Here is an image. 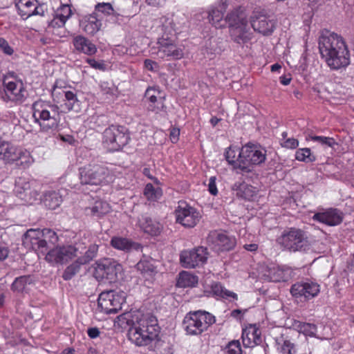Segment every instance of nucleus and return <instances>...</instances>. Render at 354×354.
I'll list each match as a JSON object with an SVG mask.
<instances>
[{
  "mask_svg": "<svg viewBox=\"0 0 354 354\" xmlns=\"http://www.w3.org/2000/svg\"><path fill=\"white\" fill-rule=\"evenodd\" d=\"M276 349L278 354H297V353L295 344L283 335L276 339Z\"/></svg>",
  "mask_w": 354,
  "mask_h": 354,
  "instance_id": "35",
  "label": "nucleus"
},
{
  "mask_svg": "<svg viewBox=\"0 0 354 354\" xmlns=\"http://www.w3.org/2000/svg\"><path fill=\"white\" fill-rule=\"evenodd\" d=\"M208 190L209 193L216 196L218 193L217 187L215 182V177H211L209 180Z\"/></svg>",
  "mask_w": 354,
  "mask_h": 354,
  "instance_id": "62",
  "label": "nucleus"
},
{
  "mask_svg": "<svg viewBox=\"0 0 354 354\" xmlns=\"http://www.w3.org/2000/svg\"><path fill=\"white\" fill-rule=\"evenodd\" d=\"M68 90L66 89H52L51 95L53 98V100L59 102V100L62 96L65 97V92H67Z\"/></svg>",
  "mask_w": 354,
  "mask_h": 354,
  "instance_id": "59",
  "label": "nucleus"
},
{
  "mask_svg": "<svg viewBox=\"0 0 354 354\" xmlns=\"http://www.w3.org/2000/svg\"><path fill=\"white\" fill-rule=\"evenodd\" d=\"M0 50L6 55H12L14 49L10 46L8 42L3 37H0Z\"/></svg>",
  "mask_w": 354,
  "mask_h": 354,
  "instance_id": "55",
  "label": "nucleus"
},
{
  "mask_svg": "<svg viewBox=\"0 0 354 354\" xmlns=\"http://www.w3.org/2000/svg\"><path fill=\"white\" fill-rule=\"evenodd\" d=\"M160 23L162 32L157 41L158 57L167 60H178L183 58L184 47L178 44L177 35L181 32L185 26V19L178 16H163L160 18Z\"/></svg>",
  "mask_w": 354,
  "mask_h": 354,
  "instance_id": "1",
  "label": "nucleus"
},
{
  "mask_svg": "<svg viewBox=\"0 0 354 354\" xmlns=\"http://www.w3.org/2000/svg\"><path fill=\"white\" fill-rule=\"evenodd\" d=\"M272 270V265L268 266L265 263H253L248 269L249 279L260 280L261 281H270L269 277Z\"/></svg>",
  "mask_w": 354,
  "mask_h": 354,
  "instance_id": "26",
  "label": "nucleus"
},
{
  "mask_svg": "<svg viewBox=\"0 0 354 354\" xmlns=\"http://www.w3.org/2000/svg\"><path fill=\"white\" fill-rule=\"evenodd\" d=\"M313 219L329 226H335L342 223L343 214L337 209L329 208L323 212L315 213L313 216Z\"/></svg>",
  "mask_w": 354,
  "mask_h": 354,
  "instance_id": "23",
  "label": "nucleus"
},
{
  "mask_svg": "<svg viewBox=\"0 0 354 354\" xmlns=\"http://www.w3.org/2000/svg\"><path fill=\"white\" fill-rule=\"evenodd\" d=\"M216 322V317L207 311L198 310L187 313L183 320V328L187 335L199 336Z\"/></svg>",
  "mask_w": 354,
  "mask_h": 354,
  "instance_id": "5",
  "label": "nucleus"
},
{
  "mask_svg": "<svg viewBox=\"0 0 354 354\" xmlns=\"http://www.w3.org/2000/svg\"><path fill=\"white\" fill-rule=\"evenodd\" d=\"M225 354H242L241 344L239 340H232L225 348Z\"/></svg>",
  "mask_w": 354,
  "mask_h": 354,
  "instance_id": "53",
  "label": "nucleus"
},
{
  "mask_svg": "<svg viewBox=\"0 0 354 354\" xmlns=\"http://www.w3.org/2000/svg\"><path fill=\"white\" fill-rule=\"evenodd\" d=\"M35 184L34 181H27L25 179L19 178L16 183L15 189L17 197L26 203H34L39 195L33 186Z\"/></svg>",
  "mask_w": 354,
  "mask_h": 354,
  "instance_id": "20",
  "label": "nucleus"
},
{
  "mask_svg": "<svg viewBox=\"0 0 354 354\" xmlns=\"http://www.w3.org/2000/svg\"><path fill=\"white\" fill-rule=\"evenodd\" d=\"M256 193V189L252 186L245 187V199L252 200Z\"/></svg>",
  "mask_w": 354,
  "mask_h": 354,
  "instance_id": "61",
  "label": "nucleus"
},
{
  "mask_svg": "<svg viewBox=\"0 0 354 354\" xmlns=\"http://www.w3.org/2000/svg\"><path fill=\"white\" fill-rule=\"evenodd\" d=\"M45 241L40 236L39 229H30L26 231L24 236L23 244L28 248L44 254V245Z\"/></svg>",
  "mask_w": 354,
  "mask_h": 354,
  "instance_id": "25",
  "label": "nucleus"
},
{
  "mask_svg": "<svg viewBox=\"0 0 354 354\" xmlns=\"http://www.w3.org/2000/svg\"><path fill=\"white\" fill-rule=\"evenodd\" d=\"M144 195L149 201H156L161 198L162 190L160 187L155 188L152 184L148 183L145 186Z\"/></svg>",
  "mask_w": 354,
  "mask_h": 354,
  "instance_id": "45",
  "label": "nucleus"
},
{
  "mask_svg": "<svg viewBox=\"0 0 354 354\" xmlns=\"http://www.w3.org/2000/svg\"><path fill=\"white\" fill-rule=\"evenodd\" d=\"M292 295L297 298L304 297L310 300L320 292V285L316 281L306 279L294 283L290 288Z\"/></svg>",
  "mask_w": 354,
  "mask_h": 354,
  "instance_id": "16",
  "label": "nucleus"
},
{
  "mask_svg": "<svg viewBox=\"0 0 354 354\" xmlns=\"http://www.w3.org/2000/svg\"><path fill=\"white\" fill-rule=\"evenodd\" d=\"M233 194L238 198L242 199L243 198V187L242 182H236L232 186Z\"/></svg>",
  "mask_w": 354,
  "mask_h": 354,
  "instance_id": "58",
  "label": "nucleus"
},
{
  "mask_svg": "<svg viewBox=\"0 0 354 354\" xmlns=\"http://www.w3.org/2000/svg\"><path fill=\"white\" fill-rule=\"evenodd\" d=\"M100 330L97 328L93 327V328H89L87 330V334L88 337L91 339H95L97 337L100 335Z\"/></svg>",
  "mask_w": 354,
  "mask_h": 354,
  "instance_id": "64",
  "label": "nucleus"
},
{
  "mask_svg": "<svg viewBox=\"0 0 354 354\" xmlns=\"http://www.w3.org/2000/svg\"><path fill=\"white\" fill-rule=\"evenodd\" d=\"M32 278L29 275H24L17 277L11 286V289L14 292H22L26 290L27 285L31 284Z\"/></svg>",
  "mask_w": 354,
  "mask_h": 354,
  "instance_id": "43",
  "label": "nucleus"
},
{
  "mask_svg": "<svg viewBox=\"0 0 354 354\" xmlns=\"http://www.w3.org/2000/svg\"><path fill=\"white\" fill-rule=\"evenodd\" d=\"M95 10L108 16H120V13L113 9L110 3H98L95 6Z\"/></svg>",
  "mask_w": 354,
  "mask_h": 354,
  "instance_id": "48",
  "label": "nucleus"
},
{
  "mask_svg": "<svg viewBox=\"0 0 354 354\" xmlns=\"http://www.w3.org/2000/svg\"><path fill=\"white\" fill-rule=\"evenodd\" d=\"M62 202V196L59 192L48 191L44 195L43 203L48 209H55Z\"/></svg>",
  "mask_w": 354,
  "mask_h": 354,
  "instance_id": "40",
  "label": "nucleus"
},
{
  "mask_svg": "<svg viewBox=\"0 0 354 354\" xmlns=\"http://www.w3.org/2000/svg\"><path fill=\"white\" fill-rule=\"evenodd\" d=\"M81 26L88 35H93L100 30L102 22L97 19V14L93 12L84 18L81 21Z\"/></svg>",
  "mask_w": 354,
  "mask_h": 354,
  "instance_id": "32",
  "label": "nucleus"
},
{
  "mask_svg": "<svg viewBox=\"0 0 354 354\" xmlns=\"http://www.w3.org/2000/svg\"><path fill=\"white\" fill-rule=\"evenodd\" d=\"M207 241L212 249L217 252L230 250L236 244L234 237L216 230L209 232Z\"/></svg>",
  "mask_w": 354,
  "mask_h": 354,
  "instance_id": "19",
  "label": "nucleus"
},
{
  "mask_svg": "<svg viewBox=\"0 0 354 354\" xmlns=\"http://www.w3.org/2000/svg\"><path fill=\"white\" fill-rule=\"evenodd\" d=\"M250 24L254 31L264 35L272 34L276 28L275 20L263 10H254L250 17Z\"/></svg>",
  "mask_w": 354,
  "mask_h": 354,
  "instance_id": "13",
  "label": "nucleus"
},
{
  "mask_svg": "<svg viewBox=\"0 0 354 354\" xmlns=\"http://www.w3.org/2000/svg\"><path fill=\"white\" fill-rule=\"evenodd\" d=\"M292 277V271L288 268L280 267L272 265L269 280L272 282L287 281Z\"/></svg>",
  "mask_w": 354,
  "mask_h": 354,
  "instance_id": "37",
  "label": "nucleus"
},
{
  "mask_svg": "<svg viewBox=\"0 0 354 354\" xmlns=\"http://www.w3.org/2000/svg\"><path fill=\"white\" fill-rule=\"evenodd\" d=\"M295 159L300 162L306 163L313 162L316 160V158L312 154L309 148H301L295 152Z\"/></svg>",
  "mask_w": 354,
  "mask_h": 354,
  "instance_id": "46",
  "label": "nucleus"
},
{
  "mask_svg": "<svg viewBox=\"0 0 354 354\" xmlns=\"http://www.w3.org/2000/svg\"><path fill=\"white\" fill-rule=\"evenodd\" d=\"M327 66L334 71L346 68L351 63V55L348 47L337 51L321 55Z\"/></svg>",
  "mask_w": 354,
  "mask_h": 354,
  "instance_id": "18",
  "label": "nucleus"
},
{
  "mask_svg": "<svg viewBox=\"0 0 354 354\" xmlns=\"http://www.w3.org/2000/svg\"><path fill=\"white\" fill-rule=\"evenodd\" d=\"M144 66L146 69L150 71H156L159 68L157 62L149 59H146L145 60Z\"/></svg>",
  "mask_w": 354,
  "mask_h": 354,
  "instance_id": "60",
  "label": "nucleus"
},
{
  "mask_svg": "<svg viewBox=\"0 0 354 354\" xmlns=\"http://www.w3.org/2000/svg\"><path fill=\"white\" fill-rule=\"evenodd\" d=\"M111 207L109 203L97 201L90 207L86 208L87 214L97 218H101L110 212Z\"/></svg>",
  "mask_w": 354,
  "mask_h": 354,
  "instance_id": "39",
  "label": "nucleus"
},
{
  "mask_svg": "<svg viewBox=\"0 0 354 354\" xmlns=\"http://www.w3.org/2000/svg\"><path fill=\"white\" fill-rule=\"evenodd\" d=\"M82 265H84L79 258L73 263L66 267L62 274V278L66 280L71 279L80 270Z\"/></svg>",
  "mask_w": 354,
  "mask_h": 354,
  "instance_id": "44",
  "label": "nucleus"
},
{
  "mask_svg": "<svg viewBox=\"0 0 354 354\" xmlns=\"http://www.w3.org/2000/svg\"><path fill=\"white\" fill-rule=\"evenodd\" d=\"M130 140L128 129L124 126L111 125L103 133V144L110 151H118Z\"/></svg>",
  "mask_w": 354,
  "mask_h": 354,
  "instance_id": "7",
  "label": "nucleus"
},
{
  "mask_svg": "<svg viewBox=\"0 0 354 354\" xmlns=\"http://www.w3.org/2000/svg\"><path fill=\"white\" fill-rule=\"evenodd\" d=\"M4 95L2 98L4 101H12L15 102H23L26 98V90L21 80H3Z\"/></svg>",
  "mask_w": 354,
  "mask_h": 354,
  "instance_id": "17",
  "label": "nucleus"
},
{
  "mask_svg": "<svg viewBox=\"0 0 354 354\" xmlns=\"http://www.w3.org/2000/svg\"><path fill=\"white\" fill-rule=\"evenodd\" d=\"M145 98L149 104L147 109L155 113L165 112V106L163 102V97L160 96V91L155 87L148 88L145 93Z\"/></svg>",
  "mask_w": 354,
  "mask_h": 354,
  "instance_id": "22",
  "label": "nucleus"
},
{
  "mask_svg": "<svg viewBox=\"0 0 354 354\" xmlns=\"http://www.w3.org/2000/svg\"><path fill=\"white\" fill-rule=\"evenodd\" d=\"M66 22L63 21L62 19L55 15L53 19L49 22L48 27L55 29L63 28Z\"/></svg>",
  "mask_w": 354,
  "mask_h": 354,
  "instance_id": "57",
  "label": "nucleus"
},
{
  "mask_svg": "<svg viewBox=\"0 0 354 354\" xmlns=\"http://www.w3.org/2000/svg\"><path fill=\"white\" fill-rule=\"evenodd\" d=\"M207 258V249L201 246L182 251L180 254V262L185 268H194L205 264Z\"/></svg>",
  "mask_w": 354,
  "mask_h": 354,
  "instance_id": "12",
  "label": "nucleus"
},
{
  "mask_svg": "<svg viewBox=\"0 0 354 354\" xmlns=\"http://www.w3.org/2000/svg\"><path fill=\"white\" fill-rule=\"evenodd\" d=\"M64 97V106L68 111H77L80 109V102L75 92L68 90L65 92Z\"/></svg>",
  "mask_w": 354,
  "mask_h": 354,
  "instance_id": "42",
  "label": "nucleus"
},
{
  "mask_svg": "<svg viewBox=\"0 0 354 354\" xmlns=\"http://www.w3.org/2000/svg\"><path fill=\"white\" fill-rule=\"evenodd\" d=\"M295 326L300 333L306 336L314 337L317 332V326L313 324L297 322Z\"/></svg>",
  "mask_w": 354,
  "mask_h": 354,
  "instance_id": "47",
  "label": "nucleus"
},
{
  "mask_svg": "<svg viewBox=\"0 0 354 354\" xmlns=\"http://www.w3.org/2000/svg\"><path fill=\"white\" fill-rule=\"evenodd\" d=\"M310 140L317 142L324 147H333L337 143L334 138L330 137L313 136H310Z\"/></svg>",
  "mask_w": 354,
  "mask_h": 354,
  "instance_id": "52",
  "label": "nucleus"
},
{
  "mask_svg": "<svg viewBox=\"0 0 354 354\" xmlns=\"http://www.w3.org/2000/svg\"><path fill=\"white\" fill-rule=\"evenodd\" d=\"M228 24L230 33L232 39L238 43L243 42V8L238 6L231 10L225 17Z\"/></svg>",
  "mask_w": 354,
  "mask_h": 354,
  "instance_id": "11",
  "label": "nucleus"
},
{
  "mask_svg": "<svg viewBox=\"0 0 354 354\" xmlns=\"http://www.w3.org/2000/svg\"><path fill=\"white\" fill-rule=\"evenodd\" d=\"M344 38L335 32L325 30L319 38V49L320 54H326L347 48Z\"/></svg>",
  "mask_w": 354,
  "mask_h": 354,
  "instance_id": "9",
  "label": "nucleus"
},
{
  "mask_svg": "<svg viewBox=\"0 0 354 354\" xmlns=\"http://www.w3.org/2000/svg\"><path fill=\"white\" fill-rule=\"evenodd\" d=\"M20 151L9 142L1 140L0 146V160L11 162L19 158Z\"/></svg>",
  "mask_w": 354,
  "mask_h": 354,
  "instance_id": "30",
  "label": "nucleus"
},
{
  "mask_svg": "<svg viewBox=\"0 0 354 354\" xmlns=\"http://www.w3.org/2000/svg\"><path fill=\"white\" fill-rule=\"evenodd\" d=\"M245 164L259 165L266 159V150L260 145L248 143L245 145Z\"/></svg>",
  "mask_w": 354,
  "mask_h": 354,
  "instance_id": "21",
  "label": "nucleus"
},
{
  "mask_svg": "<svg viewBox=\"0 0 354 354\" xmlns=\"http://www.w3.org/2000/svg\"><path fill=\"white\" fill-rule=\"evenodd\" d=\"M175 215L176 222L187 228L196 226L201 218L199 212L186 203H179Z\"/></svg>",
  "mask_w": 354,
  "mask_h": 354,
  "instance_id": "14",
  "label": "nucleus"
},
{
  "mask_svg": "<svg viewBox=\"0 0 354 354\" xmlns=\"http://www.w3.org/2000/svg\"><path fill=\"white\" fill-rule=\"evenodd\" d=\"M85 62L90 65L91 67L95 69L104 71L106 69V65L104 61H97L95 59L86 58Z\"/></svg>",
  "mask_w": 354,
  "mask_h": 354,
  "instance_id": "54",
  "label": "nucleus"
},
{
  "mask_svg": "<svg viewBox=\"0 0 354 354\" xmlns=\"http://www.w3.org/2000/svg\"><path fill=\"white\" fill-rule=\"evenodd\" d=\"M198 283V276L187 272L182 271L178 274L177 286L180 288L195 287Z\"/></svg>",
  "mask_w": 354,
  "mask_h": 354,
  "instance_id": "38",
  "label": "nucleus"
},
{
  "mask_svg": "<svg viewBox=\"0 0 354 354\" xmlns=\"http://www.w3.org/2000/svg\"><path fill=\"white\" fill-rule=\"evenodd\" d=\"M180 130L177 128H173L170 131L169 138L173 143H176L179 140Z\"/></svg>",
  "mask_w": 354,
  "mask_h": 354,
  "instance_id": "63",
  "label": "nucleus"
},
{
  "mask_svg": "<svg viewBox=\"0 0 354 354\" xmlns=\"http://www.w3.org/2000/svg\"><path fill=\"white\" fill-rule=\"evenodd\" d=\"M77 252V248L71 245L57 246L46 254L45 259L51 265L63 264L76 257Z\"/></svg>",
  "mask_w": 354,
  "mask_h": 354,
  "instance_id": "15",
  "label": "nucleus"
},
{
  "mask_svg": "<svg viewBox=\"0 0 354 354\" xmlns=\"http://www.w3.org/2000/svg\"><path fill=\"white\" fill-rule=\"evenodd\" d=\"M137 269L143 274L151 276L156 272V268L149 261L141 260L136 265Z\"/></svg>",
  "mask_w": 354,
  "mask_h": 354,
  "instance_id": "51",
  "label": "nucleus"
},
{
  "mask_svg": "<svg viewBox=\"0 0 354 354\" xmlns=\"http://www.w3.org/2000/svg\"><path fill=\"white\" fill-rule=\"evenodd\" d=\"M125 299L126 293L123 291L103 292L98 298V307L106 314H115L122 308Z\"/></svg>",
  "mask_w": 354,
  "mask_h": 354,
  "instance_id": "8",
  "label": "nucleus"
},
{
  "mask_svg": "<svg viewBox=\"0 0 354 354\" xmlns=\"http://www.w3.org/2000/svg\"><path fill=\"white\" fill-rule=\"evenodd\" d=\"M242 154V149L232 147H229L225 152L226 160L237 174H242L243 171V158Z\"/></svg>",
  "mask_w": 354,
  "mask_h": 354,
  "instance_id": "27",
  "label": "nucleus"
},
{
  "mask_svg": "<svg viewBox=\"0 0 354 354\" xmlns=\"http://www.w3.org/2000/svg\"><path fill=\"white\" fill-rule=\"evenodd\" d=\"M122 266L112 259H104L95 263L93 275L95 278L102 281L104 279L109 282L116 281L118 273L120 271Z\"/></svg>",
  "mask_w": 354,
  "mask_h": 354,
  "instance_id": "10",
  "label": "nucleus"
},
{
  "mask_svg": "<svg viewBox=\"0 0 354 354\" xmlns=\"http://www.w3.org/2000/svg\"><path fill=\"white\" fill-rule=\"evenodd\" d=\"M111 245L118 250L129 252L132 250H139L141 249V245L131 241L130 239L122 236H113L110 241Z\"/></svg>",
  "mask_w": 354,
  "mask_h": 354,
  "instance_id": "29",
  "label": "nucleus"
},
{
  "mask_svg": "<svg viewBox=\"0 0 354 354\" xmlns=\"http://www.w3.org/2000/svg\"><path fill=\"white\" fill-rule=\"evenodd\" d=\"M32 117L44 132L53 133L59 129V106L56 104L41 100L35 102Z\"/></svg>",
  "mask_w": 354,
  "mask_h": 354,
  "instance_id": "4",
  "label": "nucleus"
},
{
  "mask_svg": "<svg viewBox=\"0 0 354 354\" xmlns=\"http://www.w3.org/2000/svg\"><path fill=\"white\" fill-rule=\"evenodd\" d=\"M55 15L62 19L65 22L72 16L73 12L71 5L68 3H62L55 11Z\"/></svg>",
  "mask_w": 354,
  "mask_h": 354,
  "instance_id": "49",
  "label": "nucleus"
},
{
  "mask_svg": "<svg viewBox=\"0 0 354 354\" xmlns=\"http://www.w3.org/2000/svg\"><path fill=\"white\" fill-rule=\"evenodd\" d=\"M245 347L252 348L261 342V331L256 324L245 327Z\"/></svg>",
  "mask_w": 354,
  "mask_h": 354,
  "instance_id": "34",
  "label": "nucleus"
},
{
  "mask_svg": "<svg viewBox=\"0 0 354 354\" xmlns=\"http://www.w3.org/2000/svg\"><path fill=\"white\" fill-rule=\"evenodd\" d=\"M204 292L206 296L214 297L217 299H221L232 301L238 299L236 293L227 290L220 282H212L205 288Z\"/></svg>",
  "mask_w": 354,
  "mask_h": 354,
  "instance_id": "24",
  "label": "nucleus"
},
{
  "mask_svg": "<svg viewBox=\"0 0 354 354\" xmlns=\"http://www.w3.org/2000/svg\"><path fill=\"white\" fill-rule=\"evenodd\" d=\"M227 5L225 2L219 3L218 7H212L208 11V19L209 22L216 28H221V22L223 21L224 12L226 11Z\"/></svg>",
  "mask_w": 354,
  "mask_h": 354,
  "instance_id": "33",
  "label": "nucleus"
},
{
  "mask_svg": "<svg viewBox=\"0 0 354 354\" xmlns=\"http://www.w3.org/2000/svg\"><path fill=\"white\" fill-rule=\"evenodd\" d=\"M82 185H106L113 182L116 176L114 165L92 162L79 169Z\"/></svg>",
  "mask_w": 354,
  "mask_h": 354,
  "instance_id": "3",
  "label": "nucleus"
},
{
  "mask_svg": "<svg viewBox=\"0 0 354 354\" xmlns=\"http://www.w3.org/2000/svg\"><path fill=\"white\" fill-rule=\"evenodd\" d=\"M138 222L140 228L151 236L159 235L162 230V225L159 222L153 221L147 216H142Z\"/></svg>",
  "mask_w": 354,
  "mask_h": 354,
  "instance_id": "31",
  "label": "nucleus"
},
{
  "mask_svg": "<svg viewBox=\"0 0 354 354\" xmlns=\"http://www.w3.org/2000/svg\"><path fill=\"white\" fill-rule=\"evenodd\" d=\"M40 236L42 240L45 241L44 245V253L49 248V245H55L58 242L59 238L56 232L51 229L44 228L39 229Z\"/></svg>",
  "mask_w": 354,
  "mask_h": 354,
  "instance_id": "41",
  "label": "nucleus"
},
{
  "mask_svg": "<svg viewBox=\"0 0 354 354\" xmlns=\"http://www.w3.org/2000/svg\"><path fill=\"white\" fill-rule=\"evenodd\" d=\"M128 330L129 339L137 346H147L159 340L160 327L158 319L150 314H135L132 316ZM129 324V320H127Z\"/></svg>",
  "mask_w": 354,
  "mask_h": 354,
  "instance_id": "2",
  "label": "nucleus"
},
{
  "mask_svg": "<svg viewBox=\"0 0 354 354\" xmlns=\"http://www.w3.org/2000/svg\"><path fill=\"white\" fill-rule=\"evenodd\" d=\"M73 44L75 49L80 53L92 56L97 53L96 46L88 39L82 36L77 35L73 39Z\"/></svg>",
  "mask_w": 354,
  "mask_h": 354,
  "instance_id": "28",
  "label": "nucleus"
},
{
  "mask_svg": "<svg viewBox=\"0 0 354 354\" xmlns=\"http://www.w3.org/2000/svg\"><path fill=\"white\" fill-rule=\"evenodd\" d=\"M281 145L287 149H295L299 146V141L295 138H288L281 141Z\"/></svg>",
  "mask_w": 354,
  "mask_h": 354,
  "instance_id": "56",
  "label": "nucleus"
},
{
  "mask_svg": "<svg viewBox=\"0 0 354 354\" xmlns=\"http://www.w3.org/2000/svg\"><path fill=\"white\" fill-rule=\"evenodd\" d=\"M98 245L91 244L84 256L78 257L84 264H86L91 261L96 256L98 252Z\"/></svg>",
  "mask_w": 354,
  "mask_h": 354,
  "instance_id": "50",
  "label": "nucleus"
},
{
  "mask_svg": "<svg viewBox=\"0 0 354 354\" xmlns=\"http://www.w3.org/2000/svg\"><path fill=\"white\" fill-rule=\"evenodd\" d=\"M37 4V0H19L16 3V7L21 17L28 19L34 15L35 8Z\"/></svg>",
  "mask_w": 354,
  "mask_h": 354,
  "instance_id": "36",
  "label": "nucleus"
},
{
  "mask_svg": "<svg viewBox=\"0 0 354 354\" xmlns=\"http://www.w3.org/2000/svg\"><path fill=\"white\" fill-rule=\"evenodd\" d=\"M277 243L283 250L292 252L305 250L309 245L305 231L294 227L285 229L277 237Z\"/></svg>",
  "mask_w": 354,
  "mask_h": 354,
  "instance_id": "6",
  "label": "nucleus"
}]
</instances>
